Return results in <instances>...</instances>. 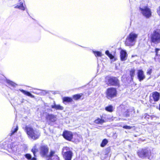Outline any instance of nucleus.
Segmentation results:
<instances>
[{"label":"nucleus","instance_id":"f257e3e1","mask_svg":"<svg viewBox=\"0 0 160 160\" xmlns=\"http://www.w3.org/2000/svg\"><path fill=\"white\" fill-rule=\"evenodd\" d=\"M25 130L28 136L33 140L38 139L40 135V133L38 130L31 127L26 126Z\"/></svg>","mask_w":160,"mask_h":160},{"label":"nucleus","instance_id":"f03ea898","mask_svg":"<svg viewBox=\"0 0 160 160\" xmlns=\"http://www.w3.org/2000/svg\"><path fill=\"white\" fill-rule=\"evenodd\" d=\"M138 37V34L133 32L129 34L126 38L125 43L128 46H132L135 45L136 39Z\"/></svg>","mask_w":160,"mask_h":160},{"label":"nucleus","instance_id":"7ed1b4c3","mask_svg":"<svg viewBox=\"0 0 160 160\" xmlns=\"http://www.w3.org/2000/svg\"><path fill=\"white\" fill-rule=\"evenodd\" d=\"M62 152L65 160H71L73 153L69 147H63L62 149Z\"/></svg>","mask_w":160,"mask_h":160},{"label":"nucleus","instance_id":"20e7f679","mask_svg":"<svg viewBox=\"0 0 160 160\" xmlns=\"http://www.w3.org/2000/svg\"><path fill=\"white\" fill-rule=\"evenodd\" d=\"M137 154L138 157L142 159L147 158L149 159L151 155V152L147 148H144L139 150L137 152Z\"/></svg>","mask_w":160,"mask_h":160},{"label":"nucleus","instance_id":"39448f33","mask_svg":"<svg viewBox=\"0 0 160 160\" xmlns=\"http://www.w3.org/2000/svg\"><path fill=\"white\" fill-rule=\"evenodd\" d=\"M152 42L155 44L160 42V31L158 30L154 31L151 36Z\"/></svg>","mask_w":160,"mask_h":160},{"label":"nucleus","instance_id":"423d86ee","mask_svg":"<svg viewBox=\"0 0 160 160\" xmlns=\"http://www.w3.org/2000/svg\"><path fill=\"white\" fill-rule=\"evenodd\" d=\"M141 13L146 18H150L152 16V12L151 9L148 7L145 6L140 8Z\"/></svg>","mask_w":160,"mask_h":160},{"label":"nucleus","instance_id":"0eeeda50","mask_svg":"<svg viewBox=\"0 0 160 160\" xmlns=\"http://www.w3.org/2000/svg\"><path fill=\"white\" fill-rule=\"evenodd\" d=\"M106 97L108 99H111L116 96L117 90L115 88H108L106 92Z\"/></svg>","mask_w":160,"mask_h":160},{"label":"nucleus","instance_id":"6e6552de","mask_svg":"<svg viewBox=\"0 0 160 160\" xmlns=\"http://www.w3.org/2000/svg\"><path fill=\"white\" fill-rule=\"evenodd\" d=\"M107 83L108 85L112 86H118L119 81L117 78L115 77H107L106 78Z\"/></svg>","mask_w":160,"mask_h":160},{"label":"nucleus","instance_id":"1a4fd4ad","mask_svg":"<svg viewBox=\"0 0 160 160\" xmlns=\"http://www.w3.org/2000/svg\"><path fill=\"white\" fill-rule=\"evenodd\" d=\"M31 151L33 152L34 156L36 157V153L38 151V150L36 148V146L32 148ZM25 156L28 160H37V159L35 157L32 158L31 155L30 154H26L25 155Z\"/></svg>","mask_w":160,"mask_h":160},{"label":"nucleus","instance_id":"9d476101","mask_svg":"<svg viewBox=\"0 0 160 160\" xmlns=\"http://www.w3.org/2000/svg\"><path fill=\"white\" fill-rule=\"evenodd\" d=\"M49 148L47 146L43 145L40 148V154L43 157H48L49 155H48Z\"/></svg>","mask_w":160,"mask_h":160},{"label":"nucleus","instance_id":"9b49d317","mask_svg":"<svg viewBox=\"0 0 160 160\" xmlns=\"http://www.w3.org/2000/svg\"><path fill=\"white\" fill-rule=\"evenodd\" d=\"M63 136L66 139L71 141L73 135L72 132L66 131L63 132Z\"/></svg>","mask_w":160,"mask_h":160},{"label":"nucleus","instance_id":"f8f14e48","mask_svg":"<svg viewBox=\"0 0 160 160\" xmlns=\"http://www.w3.org/2000/svg\"><path fill=\"white\" fill-rule=\"evenodd\" d=\"M46 119L49 122H54L57 120L56 116L52 114L47 113L46 116Z\"/></svg>","mask_w":160,"mask_h":160},{"label":"nucleus","instance_id":"ddd939ff","mask_svg":"<svg viewBox=\"0 0 160 160\" xmlns=\"http://www.w3.org/2000/svg\"><path fill=\"white\" fill-rule=\"evenodd\" d=\"M48 160H59V157L55 154V152L51 151L49 155Z\"/></svg>","mask_w":160,"mask_h":160},{"label":"nucleus","instance_id":"4468645a","mask_svg":"<svg viewBox=\"0 0 160 160\" xmlns=\"http://www.w3.org/2000/svg\"><path fill=\"white\" fill-rule=\"evenodd\" d=\"M138 77L140 81L143 80L145 78L143 71L142 70H139L138 72Z\"/></svg>","mask_w":160,"mask_h":160},{"label":"nucleus","instance_id":"2eb2a0df","mask_svg":"<svg viewBox=\"0 0 160 160\" xmlns=\"http://www.w3.org/2000/svg\"><path fill=\"white\" fill-rule=\"evenodd\" d=\"M127 52L123 50H122L120 52V58L122 61H125L127 58Z\"/></svg>","mask_w":160,"mask_h":160},{"label":"nucleus","instance_id":"dca6fc26","mask_svg":"<svg viewBox=\"0 0 160 160\" xmlns=\"http://www.w3.org/2000/svg\"><path fill=\"white\" fill-rule=\"evenodd\" d=\"M160 94L157 92H155L152 93L153 98L155 101H158L160 98Z\"/></svg>","mask_w":160,"mask_h":160},{"label":"nucleus","instance_id":"f3484780","mask_svg":"<svg viewBox=\"0 0 160 160\" xmlns=\"http://www.w3.org/2000/svg\"><path fill=\"white\" fill-rule=\"evenodd\" d=\"M133 112V113H135L134 109L133 107L130 108L128 110H127L123 114V115L126 117H128L130 116L129 112Z\"/></svg>","mask_w":160,"mask_h":160},{"label":"nucleus","instance_id":"a211bd4d","mask_svg":"<svg viewBox=\"0 0 160 160\" xmlns=\"http://www.w3.org/2000/svg\"><path fill=\"white\" fill-rule=\"evenodd\" d=\"M14 8H19V9L22 10H24L25 9V8L23 5V3L22 2H20Z\"/></svg>","mask_w":160,"mask_h":160},{"label":"nucleus","instance_id":"6ab92c4d","mask_svg":"<svg viewBox=\"0 0 160 160\" xmlns=\"http://www.w3.org/2000/svg\"><path fill=\"white\" fill-rule=\"evenodd\" d=\"M11 148L14 152H18V146L15 142L12 143L11 145Z\"/></svg>","mask_w":160,"mask_h":160},{"label":"nucleus","instance_id":"aec40b11","mask_svg":"<svg viewBox=\"0 0 160 160\" xmlns=\"http://www.w3.org/2000/svg\"><path fill=\"white\" fill-rule=\"evenodd\" d=\"M51 107L52 108L55 109L57 110H62L64 108L62 106L60 105L56 104L55 103L54 105H51Z\"/></svg>","mask_w":160,"mask_h":160},{"label":"nucleus","instance_id":"412c9836","mask_svg":"<svg viewBox=\"0 0 160 160\" xmlns=\"http://www.w3.org/2000/svg\"><path fill=\"white\" fill-rule=\"evenodd\" d=\"M18 129V127L17 125L16 126H14L12 129L11 132L9 134L10 136L12 135L15 132H16Z\"/></svg>","mask_w":160,"mask_h":160},{"label":"nucleus","instance_id":"4be33fe9","mask_svg":"<svg viewBox=\"0 0 160 160\" xmlns=\"http://www.w3.org/2000/svg\"><path fill=\"white\" fill-rule=\"evenodd\" d=\"M19 91H20L21 92H22L24 94L27 95L28 96H29L31 98H34V96L30 92H28L27 91L24 90H23L22 89H19Z\"/></svg>","mask_w":160,"mask_h":160},{"label":"nucleus","instance_id":"5701e85b","mask_svg":"<svg viewBox=\"0 0 160 160\" xmlns=\"http://www.w3.org/2000/svg\"><path fill=\"white\" fill-rule=\"evenodd\" d=\"M63 102H71L72 101V99L68 97H64L62 98Z\"/></svg>","mask_w":160,"mask_h":160},{"label":"nucleus","instance_id":"b1692460","mask_svg":"<svg viewBox=\"0 0 160 160\" xmlns=\"http://www.w3.org/2000/svg\"><path fill=\"white\" fill-rule=\"evenodd\" d=\"M160 49L157 48L155 49V52L156 53V56L155 58V59H158L159 62H160V54H158V51Z\"/></svg>","mask_w":160,"mask_h":160},{"label":"nucleus","instance_id":"393cba45","mask_svg":"<svg viewBox=\"0 0 160 160\" xmlns=\"http://www.w3.org/2000/svg\"><path fill=\"white\" fill-rule=\"evenodd\" d=\"M38 90L40 92H36L35 93L40 95H44L47 93V91L45 90Z\"/></svg>","mask_w":160,"mask_h":160},{"label":"nucleus","instance_id":"a878e982","mask_svg":"<svg viewBox=\"0 0 160 160\" xmlns=\"http://www.w3.org/2000/svg\"><path fill=\"white\" fill-rule=\"evenodd\" d=\"M6 82L9 85H10L13 87H15L17 85L14 82L8 80H6Z\"/></svg>","mask_w":160,"mask_h":160},{"label":"nucleus","instance_id":"bb28decb","mask_svg":"<svg viewBox=\"0 0 160 160\" xmlns=\"http://www.w3.org/2000/svg\"><path fill=\"white\" fill-rule=\"evenodd\" d=\"M104 120L101 118H98L94 121V122L96 124H102L104 123Z\"/></svg>","mask_w":160,"mask_h":160},{"label":"nucleus","instance_id":"cd10ccee","mask_svg":"<svg viewBox=\"0 0 160 160\" xmlns=\"http://www.w3.org/2000/svg\"><path fill=\"white\" fill-rule=\"evenodd\" d=\"M108 140L106 139H104L101 144L100 146L102 147H104L108 143Z\"/></svg>","mask_w":160,"mask_h":160},{"label":"nucleus","instance_id":"c85d7f7f","mask_svg":"<svg viewBox=\"0 0 160 160\" xmlns=\"http://www.w3.org/2000/svg\"><path fill=\"white\" fill-rule=\"evenodd\" d=\"M105 109L107 111L112 112L113 111V107L112 106L109 105L108 106L106 107L105 108Z\"/></svg>","mask_w":160,"mask_h":160},{"label":"nucleus","instance_id":"c756f323","mask_svg":"<svg viewBox=\"0 0 160 160\" xmlns=\"http://www.w3.org/2000/svg\"><path fill=\"white\" fill-rule=\"evenodd\" d=\"M82 95V94L81 93L80 94H77L74 95L73 96V99L75 100H77L79 99L80 98Z\"/></svg>","mask_w":160,"mask_h":160},{"label":"nucleus","instance_id":"7c9ffc66","mask_svg":"<svg viewBox=\"0 0 160 160\" xmlns=\"http://www.w3.org/2000/svg\"><path fill=\"white\" fill-rule=\"evenodd\" d=\"M93 52L94 54L96 57L99 56L101 57L102 56L101 53L99 51H93Z\"/></svg>","mask_w":160,"mask_h":160},{"label":"nucleus","instance_id":"2f4dec72","mask_svg":"<svg viewBox=\"0 0 160 160\" xmlns=\"http://www.w3.org/2000/svg\"><path fill=\"white\" fill-rule=\"evenodd\" d=\"M107 117V115L105 114H103L102 116H101V119L104 120V122H106L108 120Z\"/></svg>","mask_w":160,"mask_h":160},{"label":"nucleus","instance_id":"473e14b6","mask_svg":"<svg viewBox=\"0 0 160 160\" xmlns=\"http://www.w3.org/2000/svg\"><path fill=\"white\" fill-rule=\"evenodd\" d=\"M135 71L134 69H132L130 71V75L132 78L135 75Z\"/></svg>","mask_w":160,"mask_h":160},{"label":"nucleus","instance_id":"72a5a7b5","mask_svg":"<svg viewBox=\"0 0 160 160\" xmlns=\"http://www.w3.org/2000/svg\"><path fill=\"white\" fill-rule=\"evenodd\" d=\"M132 128V126H128L127 125H125V126H123V128H124V129H131Z\"/></svg>","mask_w":160,"mask_h":160},{"label":"nucleus","instance_id":"f704fd0d","mask_svg":"<svg viewBox=\"0 0 160 160\" xmlns=\"http://www.w3.org/2000/svg\"><path fill=\"white\" fill-rule=\"evenodd\" d=\"M111 59H112L114 58V56L111 54H110L108 56Z\"/></svg>","mask_w":160,"mask_h":160},{"label":"nucleus","instance_id":"c9c22d12","mask_svg":"<svg viewBox=\"0 0 160 160\" xmlns=\"http://www.w3.org/2000/svg\"><path fill=\"white\" fill-rule=\"evenodd\" d=\"M152 72V71L151 69H148V71L147 72V74H148L150 75Z\"/></svg>","mask_w":160,"mask_h":160},{"label":"nucleus","instance_id":"e433bc0d","mask_svg":"<svg viewBox=\"0 0 160 160\" xmlns=\"http://www.w3.org/2000/svg\"><path fill=\"white\" fill-rule=\"evenodd\" d=\"M105 54L107 55L108 56V55L110 54L109 53V52L107 50L105 52Z\"/></svg>","mask_w":160,"mask_h":160},{"label":"nucleus","instance_id":"4c0bfd02","mask_svg":"<svg viewBox=\"0 0 160 160\" xmlns=\"http://www.w3.org/2000/svg\"><path fill=\"white\" fill-rule=\"evenodd\" d=\"M157 12H158V14H159V15H160V11H159V10H158V9H157Z\"/></svg>","mask_w":160,"mask_h":160},{"label":"nucleus","instance_id":"58836bf2","mask_svg":"<svg viewBox=\"0 0 160 160\" xmlns=\"http://www.w3.org/2000/svg\"><path fill=\"white\" fill-rule=\"evenodd\" d=\"M159 110H160V105H159Z\"/></svg>","mask_w":160,"mask_h":160},{"label":"nucleus","instance_id":"ea45409f","mask_svg":"<svg viewBox=\"0 0 160 160\" xmlns=\"http://www.w3.org/2000/svg\"><path fill=\"white\" fill-rule=\"evenodd\" d=\"M147 116H148V115H147L146 116V117Z\"/></svg>","mask_w":160,"mask_h":160},{"label":"nucleus","instance_id":"a19ab883","mask_svg":"<svg viewBox=\"0 0 160 160\" xmlns=\"http://www.w3.org/2000/svg\"><path fill=\"white\" fill-rule=\"evenodd\" d=\"M134 57V56H132V57Z\"/></svg>","mask_w":160,"mask_h":160}]
</instances>
